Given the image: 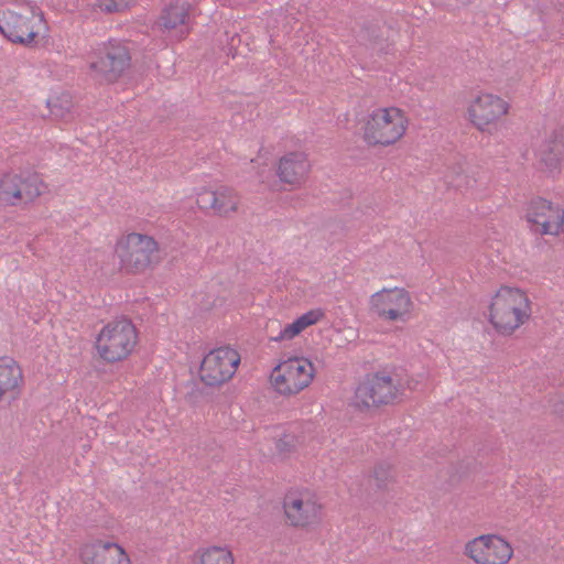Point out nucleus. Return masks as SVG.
Segmentation results:
<instances>
[{"label":"nucleus","mask_w":564,"mask_h":564,"mask_svg":"<svg viewBox=\"0 0 564 564\" xmlns=\"http://www.w3.org/2000/svg\"><path fill=\"white\" fill-rule=\"evenodd\" d=\"M416 384V381L405 378L395 369L371 372L366 375L356 389V404L369 409L399 403L405 390H414Z\"/></svg>","instance_id":"nucleus-1"},{"label":"nucleus","mask_w":564,"mask_h":564,"mask_svg":"<svg viewBox=\"0 0 564 564\" xmlns=\"http://www.w3.org/2000/svg\"><path fill=\"white\" fill-rule=\"evenodd\" d=\"M43 24L42 11L25 0L0 7V33L12 43L31 45Z\"/></svg>","instance_id":"nucleus-2"},{"label":"nucleus","mask_w":564,"mask_h":564,"mask_svg":"<svg viewBox=\"0 0 564 564\" xmlns=\"http://www.w3.org/2000/svg\"><path fill=\"white\" fill-rule=\"evenodd\" d=\"M531 316L527 293L517 288L502 286L490 305V323L501 335H511Z\"/></svg>","instance_id":"nucleus-3"},{"label":"nucleus","mask_w":564,"mask_h":564,"mask_svg":"<svg viewBox=\"0 0 564 564\" xmlns=\"http://www.w3.org/2000/svg\"><path fill=\"white\" fill-rule=\"evenodd\" d=\"M89 70L101 84L116 83L131 66V52L127 43L109 40L88 55Z\"/></svg>","instance_id":"nucleus-4"},{"label":"nucleus","mask_w":564,"mask_h":564,"mask_svg":"<svg viewBox=\"0 0 564 564\" xmlns=\"http://www.w3.org/2000/svg\"><path fill=\"white\" fill-rule=\"evenodd\" d=\"M138 343L137 328L131 319L122 317L106 324L100 330L96 347L102 360L108 364L124 360Z\"/></svg>","instance_id":"nucleus-5"},{"label":"nucleus","mask_w":564,"mask_h":564,"mask_svg":"<svg viewBox=\"0 0 564 564\" xmlns=\"http://www.w3.org/2000/svg\"><path fill=\"white\" fill-rule=\"evenodd\" d=\"M116 252L127 273H142L160 262L159 245L148 235L129 234L118 242Z\"/></svg>","instance_id":"nucleus-6"},{"label":"nucleus","mask_w":564,"mask_h":564,"mask_svg":"<svg viewBox=\"0 0 564 564\" xmlns=\"http://www.w3.org/2000/svg\"><path fill=\"white\" fill-rule=\"evenodd\" d=\"M405 132V119L398 108H381L367 117L364 140L369 145H390Z\"/></svg>","instance_id":"nucleus-7"},{"label":"nucleus","mask_w":564,"mask_h":564,"mask_svg":"<svg viewBox=\"0 0 564 564\" xmlns=\"http://www.w3.org/2000/svg\"><path fill=\"white\" fill-rule=\"evenodd\" d=\"M315 368L306 358L294 357L276 365L270 376V382L281 395H294L310 386Z\"/></svg>","instance_id":"nucleus-8"},{"label":"nucleus","mask_w":564,"mask_h":564,"mask_svg":"<svg viewBox=\"0 0 564 564\" xmlns=\"http://www.w3.org/2000/svg\"><path fill=\"white\" fill-rule=\"evenodd\" d=\"M239 362L240 356L237 350L230 347L213 349L200 364V380L210 387L220 386L231 379Z\"/></svg>","instance_id":"nucleus-9"},{"label":"nucleus","mask_w":564,"mask_h":564,"mask_svg":"<svg viewBox=\"0 0 564 564\" xmlns=\"http://www.w3.org/2000/svg\"><path fill=\"white\" fill-rule=\"evenodd\" d=\"M283 510L286 523L294 528H307L322 520V505L308 491H289Z\"/></svg>","instance_id":"nucleus-10"},{"label":"nucleus","mask_w":564,"mask_h":564,"mask_svg":"<svg viewBox=\"0 0 564 564\" xmlns=\"http://www.w3.org/2000/svg\"><path fill=\"white\" fill-rule=\"evenodd\" d=\"M527 220L535 234L556 236L564 225V210L542 197H536L528 206Z\"/></svg>","instance_id":"nucleus-11"},{"label":"nucleus","mask_w":564,"mask_h":564,"mask_svg":"<svg viewBox=\"0 0 564 564\" xmlns=\"http://www.w3.org/2000/svg\"><path fill=\"white\" fill-rule=\"evenodd\" d=\"M465 553L477 564H507L513 550L497 535H480L466 544Z\"/></svg>","instance_id":"nucleus-12"},{"label":"nucleus","mask_w":564,"mask_h":564,"mask_svg":"<svg viewBox=\"0 0 564 564\" xmlns=\"http://www.w3.org/2000/svg\"><path fill=\"white\" fill-rule=\"evenodd\" d=\"M412 301L404 289H383L370 299V308L380 318L386 321L402 319L411 312Z\"/></svg>","instance_id":"nucleus-13"},{"label":"nucleus","mask_w":564,"mask_h":564,"mask_svg":"<svg viewBox=\"0 0 564 564\" xmlns=\"http://www.w3.org/2000/svg\"><path fill=\"white\" fill-rule=\"evenodd\" d=\"M240 202L239 194L225 185L218 186L216 189H203L197 194L196 199L202 210L225 218L238 213Z\"/></svg>","instance_id":"nucleus-14"},{"label":"nucleus","mask_w":564,"mask_h":564,"mask_svg":"<svg viewBox=\"0 0 564 564\" xmlns=\"http://www.w3.org/2000/svg\"><path fill=\"white\" fill-rule=\"evenodd\" d=\"M507 111V102L491 94L478 96L468 108L470 121L481 131H485L487 127L506 115Z\"/></svg>","instance_id":"nucleus-15"},{"label":"nucleus","mask_w":564,"mask_h":564,"mask_svg":"<svg viewBox=\"0 0 564 564\" xmlns=\"http://www.w3.org/2000/svg\"><path fill=\"white\" fill-rule=\"evenodd\" d=\"M84 564H130L124 550L117 543L96 541L80 549Z\"/></svg>","instance_id":"nucleus-16"},{"label":"nucleus","mask_w":564,"mask_h":564,"mask_svg":"<svg viewBox=\"0 0 564 564\" xmlns=\"http://www.w3.org/2000/svg\"><path fill=\"white\" fill-rule=\"evenodd\" d=\"M311 164L304 152H289L279 160L276 175L290 185H301L310 174Z\"/></svg>","instance_id":"nucleus-17"},{"label":"nucleus","mask_w":564,"mask_h":564,"mask_svg":"<svg viewBox=\"0 0 564 564\" xmlns=\"http://www.w3.org/2000/svg\"><path fill=\"white\" fill-rule=\"evenodd\" d=\"M23 373L19 364L11 357H0V402L11 403L21 393Z\"/></svg>","instance_id":"nucleus-18"},{"label":"nucleus","mask_w":564,"mask_h":564,"mask_svg":"<svg viewBox=\"0 0 564 564\" xmlns=\"http://www.w3.org/2000/svg\"><path fill=\"white\" fill-rule=\"evenodd\" d=\"M192 6L183 0L172 1L163 9L160 25L166 30H176V39L183 40L188 33V22Z\"/></svg>","instance_id":"nucleus-19"},{"label":"nucleus","mask_w":564,"mask_h":564,"mask_svg":"<svg viewBox=\"0 0 564 564\" xmlns=\"http://www.w3.org/2000/svg\"><path fill=\"white\" fill-rule=\"evenodd\" d=\"M539 162L545 169L552 171L556 169L564 158V131L562 129L553 130L538 151Z\"/></svg>","instance_id":"nucleus-20"},{"label":"nucleus","mask_w":564,"mask_h":564,"mask_svg":"<svg viewBox=\"0 0 564 564\" xmlns=\"http://www.w3.org/2000/svg\"><path fill=\"white\" fill-rule=\"evenodd\" d=\"M21 176L18 174L3 175L0 180V200L12 206L23 204L21 192H19Z\"/></svg>","instance_id":"nucleus-21"},{"label":"nucleus","mask_w":564,"mask_h":564,"mask_svg":"<svg viewBox=\"0 0 564 564\" xmlns=\"http://www.w3.org/2000/svg\"><path fill=\"white\" fill-rule=\"evenodd\" d=\"M18 176H21L19 192H21L23 204L33 202L42 194L44 184L37 173L24 172Z\"/></svg>","instance_id":"nucleus-22"},{"label":"nucleus","mask_w":564,"mask_h":564,"mask_svg":"<svg viewBox=\"0 0 564 564\" xmlns=\"http://www.w3.org/2000/svg\"><path fill=\"white\" fill-rule=\"evenodd\" d=\"M194 564H234V556L226 547L212 546L198 550Z\"/></svg>","instance_id":"nucleus-23"},{"label":"nucleus","mask_w":564,"mask_h":564,"mask_svg":"<svg viewBox=\"0 0 564 564\" xmlns=\"http://www.w3.org/2000/svg\"><path fill=\"white\" fill-rule=\"evenodd\" d=\"M47 107L50 109L51 116L54 119L68 121L73 118V101L70 95L67 93L61 94L57 97L48 99Z\"/></svg>","instance_id":"nucleus-24"},{"label":"nucleus","mask_w":564,"mask_h":564,"mask_svg":"<svg viewBox=\"0 0 564 564\" xmlns=\"http://www.w3.org/2000/svg\"><path fill=\"white\" fill-rule=\"evenodd\" d=\"M371 479L379 490H388L395 480L393 466L388 462H379L375 465Z\"/></svg>","instance_id":"nucleus-25"},{"label":"nucleus","mask_w":564,"mask_h":564,"mask_svg":"<svg viewBox=\"0 0 564 564\" xmlns=\"http://www.w3.org/2000/svg\"><path fill=\"white\" fill-rule=\"evenodd\" d=\"M357 40L361 45L370 46L379 52L384 48L381 29L376 24L364 25L357 33Z\"/></svg>","instance_id":"nucleus-26"},{"label":"nucleus","mask_w":564,"mask_h":564,"mask_svg":"<svg viewBox=\"0 0 564 564\" xmlns=\"http://www.w3.org/2000/svg\"><path fill=\"white\" fill-rule=\"evenodd\" d=\"M299 443L296 435L292 433H284L276 440L275 448L280 455L288 456L296 449Z\"/></svg>","instance_id":"nucleus-27"},{"label":"nucleus","mask_w":564,"mask_h":564,"mask_svg":"<svg viewBox=\"0 0 564 564\" xmlns=\"http://www.w3.org/2000/svg\"><path fill=\"white\" fill-rule=\"evenodd\" d=\"M133 3V0H99V8L107 13L120 12Z\"/></svg>","instance_id":"nucleus-28"},{"label":"nucleus","mask_w":564,"mask_h":564,"mask_svg":"<svg viewBox=\"0 0 564 564\" xmlns=\"http://www.w3.org/2000/svg\"><path fill=\"white\" fill-rule=\"evenodd\" d=\"M325 316L324 312L321 308L311 310L307 313L300 316L296 322L300 324L302 330L306 327L316 324Z\"/></svg>","instance_id":"nucleus-29"},{"label":"nucleus","mask_w":564,"mask_h":564,"mask_svg":"<svg viewBox=\"0 0 564 564\" xmlns=\"http://www.w3.org/2000/svg\"><path fill=\"white\" fill-rule=\"evenodd\" d=\"M301 332L302 328L295 319L293 323L286 325L279 335L271 337V339L275 341L289 340L297 336Z\"/></svg>","instance_id":"nucleus-30"},{"label":"nucleus","mask_w":564,"mask_h":564,"mask_svg":"<svg viewBox=\"0 0 564 564\" xmlns=\"http://www.w3.org/2000/svg\"><path fill=\"white\" fill-rule=\"evenodd\" d=\"M455 175H447L448 184L452 185L455 188H463L470 186V183L473 180L466 175H464L462 172H454Z\"/></svg>","instance_id":"nucleus-31"}]
</instances>
